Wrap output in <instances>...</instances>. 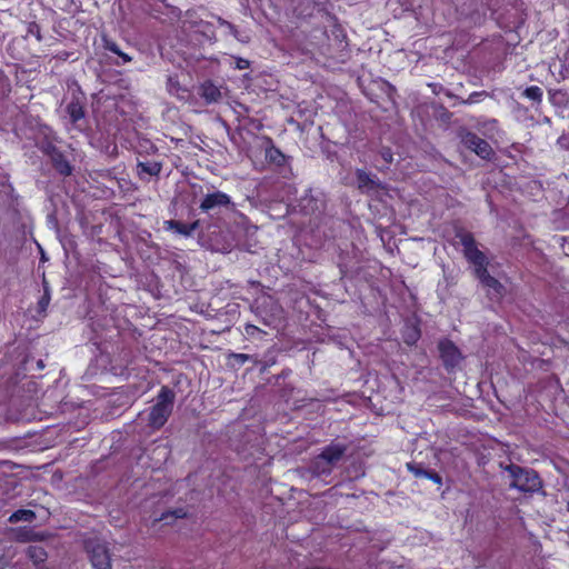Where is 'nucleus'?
Here are the masks:
<instances>
[{
  "mask_svg": "<svg viewBox=\"0 0 569 569\" xmlns=\"http://www.w3.org/2000/svg\"><path fill=\"white\" fill-rule=\"evenodd\" d=\"M36 533L32 532V531H23L19 535L18 539L20 541H30V540H33L36 538Z\"/></svg>",
  "mask_w": 569,
  "mask_h": 569,
  "instance_id": "393cba45",
  "label": "nucleus"
},
{
  "mask_svg": "<svg viewBox=\"0 0 569 569\" xmlns=\"http://www.w3.org/2000/svg\"><path fill=\"white\" fill-rule=\"evenodd\" d=\"M39 569H44V568H39Z\"/></svg>",
  "mask_w": 569,
  "mask_h": 569,
  "instance_id": "f704fd0d",
  "label": "nucleus"
},
{
  "mask_svg": "<svg viewBox=\"0 0 569 569\" xmlns=\"http://www.w3.org/2000/svg\"><path fill=\"white\" fill-rule=\"evenodd\" d=\"M231 202L230 197L221 191L207 194L200 203L202 211H209L217 207H226Z\"/></svg>",
  "mask_w": 569,
  "mask_h": 569,
  "instance_id": "9b49d317",
  "label": "nucleus"
},
{
  "mask_svg": "<svg viewBox=\"0 0 569 569\" xmlns=\"http://www.w3.org/2000/svg\"><path fill=\"white\" fill-rule=\"evenodd\" d=\"M27 553H28L29 558L34 562V565H41L47 559V552L40 546L28 547Z\"/></svg>",
  "mask_w": 569,
  "mask_h": 569,
  "instance_id": "2eb2a0df",
  "label": "nucleus"
},
{
  "mask_svg": "<svg viewBox=\"0 0 569 569\" xmlns=\"http://www.w3.org/2000/svg\"><path fill=\"white\" fill-rule=\"evenodd\" d=\"M460 240L465 257L473 264L475 274L480 272V270L487 269L488 260L485 253L477 248L473 237L470 233H465L461 236Z\"/></svg>",
  "mask_w": 569,
  "mask_h": 569,
  "instance_id": "20e7f679",
  "label": "nucleus"
},
{
  "mask_svg": "<svg viewBox=\"0 0 569 569\" xmlns=\"http://www.w3.org/2000/svg\"><path fill=\"white\" fill-rule=\"evenodd\" d=\"M174 398L176 395L170 388H161L149 413L148 421L152 428L159 429L167 422L173 409Z\"/></svg>",
  "mask_w": 569,
  "mask_h": 569,
  "instance_id": "f03ea898",
  "label": "nucleus"
},
{
  "mask_svg": "<svg viewBox=\"0 0 569 569\" xmlns=\"http://www.w3.org/2000/svg\"><path fill=\"white\" fill-rule=\"evenodd\" d=\"M161 171V166L158 162H139L138 172L139 174L147 173L149 176H157Z\"/></svg>",
  "mask_w": 569,
  "mask_h": 569,
  "instance_id": "dca6fc26",
  "label": "nucleus"
},
{
  "mask_svg": "<svg viewBox=\"0 0 569 569\" xmlns=\"http://www.w3.org/2000/svg\"><path fill=\"white\" fill-rule=\"evenodd\" d=\"M348 450L345 443H331L325 447L312 461L309 471L313 477L329 476L333 468L342 460Z\"/></svg>",
  "mask_w": 569,
  "mask_h": 569,
  "instance_id": "f257e3e1",
  "label": "nucleus"
},
{
  "mask_svg": "<svg viewBox=\"0 0 569 569\" xmlns=\"http://www.w3.org/2000/svg\"><path fill=\"white\" fill-rule=\"evenodd\" d=\"M266 159L269 162L274 163L277 166H281L284 162V156L282 154V152L279 149L273 148V147L267 149Z\"/></svg>",
  "mask_w": 569,
  "mask_h": 569,
  "instance_id": "aec40b11",
  "label": "nucleus"
},
{
  "mask_svg": "<svg viewBox=\"0 0 569 569\" xmlns=\"http://www.w3.org/2000/svg\"><path fill=\"white\" fill-rule=\"evenodd\" d=\"M43 286H44V292L38 303L40 311H46V309L48 308V306L50 303V299H51L50 298V289H49L47 281L43 282Z\"/></svg>",
  "mask_w": 569,
  "mask_h": 569,
  "instance_id": "5701e85b",
  "label": "nucleus"
},
{
  "mask_svg": "<svg viewBox=\"0 0 569 569\" xmlns=\"http://www.w3.org/2000/svg\"><path fill=\"white\" fill-rule=\"evenodd\" d=\"M510 478L509 486L522 492H536L541 488V480L533 470L522 468L517 465L505 467Z\"/></svg>",
  "mask_w": 569,
  "mask_h": 569,
  "instance_id": "7ed1b4c3",
  "label": "nucleus"
},
{
  "mask_svg": "<svg viewBox=\"0 0 569 569\" xmlns=\"http://www.w3.org/2000/svg\"><path fill=\"white\" fill-rule=\"evenodd\" d=\"M60 171L62 173L70 174L71 173V168L69 167V164H64V167H62Z\"/></svg>",
  "mask_w": 569,
  "mask_h": 569,
  "instance_id": "72a5a7b5",
  "label": "nucleus"
},
{
  "mask_svg": "<svg viewBox=\"0 0 569 569\" xmlns=\"http://www.w3.org/2000/svg\"><path fill=\"white\" fill-rule=\"evenodd\" d=\"M218 23L221 26V27H224L227 28L228 32L230 34H232L237 40H239L240 42H243V43H247L249 42V37L248 36H243L241 34L237 28L230 23L229 21L222 19V18H219L218 19Z\"/></svg>",
  "mask_w": 569,
  "mask_h": 569,
  "instance_id": "a211bd4d",
  "label": "nucleus"
},
{
  "mask_svg": "<svg viewBox=\"0 0 569 569\" xmlns=\"http://www.w3.org/2000/svg\"><path fill=\"white\" fill-rule=\"evenodd\" d=\"M325 207V200L320 193L313 194L311 191L300 200V208L306 214L320 212Z\"/></svg>",
  "mask_w": 569,
  "mask_h": 569,
  "instance_id": "9d476101",
  "label": "nucleus"
},
{
  "mask_svg": "<svg viewBox=\"0 0 569 569\" xmlns=\"http://www.w3.org/2000/svg\"><path fill=\"white\" fill-rule=\"evenodd\" d=\"M426 478H428V479H430V480H432L433 482L439 483V485H440V483H441V481H442L441 477H440L438 473L432 472V471H428V475H427V477H426Z\"/></svg>",
  "mask_w": 569,
  "mask_h": 569,
  "instance_id": "cd10ccee",
  "label": "nucleus"
},
{
  "mask_svg": "<svg viewBox=\"0 0 569 569\" xmlns=\"http://www.w3.org/2000/svg\"><path fill=\"white\" fill-rule=\"evenodd\" d=\"M86 550L94 569H111V556L104 542L88 540Z\"/></svg>",
  "mask_w": 569,
  "mask_h": 569,
  "instance_id": "39448f33",
  "label": "nucleus"
},
{
  "mask_svg": "<svg viewBox=\"0 0 569 569\" xmlns=\"http://www.w3.org/2000/svg\"><path fill=\"white\" fill-rule=\"evenodd\" d=\"M34 517H36V515L33 511L20 509L10 516L9 521L12 523L18 522V521H32L34 519Z\"/></svg>",
  "mask_w": 569,
  "mask_h": 569,
  "instance_id": "6ab92c4d",
  "label": "nucleus"
},
{
  "mask_svg": "<svg viewBox=\"0 0 569 569\" xmlns=\"http://www.w3.org/2000/svg\"><path fill=\"white\" fill-rule=\"evenodd\" d=\"M254 331H260L259 328H257L256 326L253 325H247L246 326V332L248 335H252Z\"/></svg>",
  "mask_w": 569,
  "mask_h": 569,
  "instance_id": "7c9ffc66",
  "label": "nucleus"
},
{
  "mask_svg": "<svg viewBox=\"0 0 569 569\" xmlns=\"http://www.w3.org/2000/svg\"><path fill=\"white\" fill-rule=\"evenodd\" d=\"M249 67V61L242 58H239L237 61V68L238 69H246Z\"/></svg>",
  "mask_w": 569,
  "mask_h": 569,
  "instance_id": "c756f323",
  "label": "nucleus"
},
{
  "mask_svg": "<svg viewBox=\"0 0 569 569\" xmlns=\"http://www.w3.org/2000/svg\"><path fill=\"white\" fill-rule=\"evenodd\" d=\"M67 112L72 122H77L84 117L83 106L78 100H73L67 106Z\"/></svg>",
  "mask_w": 569,
  "mask_h": 569,
  "instance_id": "4468645a",
  "label": "nucleus"
},
{
  "mask_svg": "<svg viewBox=\"0 0 569 569\" xmlns=\"http://www.w3.org/2000/svg\"><path fill=\"white\" fill-rule=\"evenodd\" d=\"M523 96L532 101L541 102L542 90L537 86H532L523 91Z\"/></svg>",
  "mask_w": 569,
  "mask_h": 569,
  "instance_id": "412c9836",
  "label": "nucleus"
},
{
  "mask_svg": "<svg viewBox=\"0 0 569 569\" xmlns=\"http://www.w3.org/2000/svg\"><path fill=\"white\" fill-rule=\"evenodd\" d=\"M357 188L362 193L376 192L379 189L385 190V184L376 177L362 169L356 170Z\"/></svg>",
  "mask_w": 569,
  "mask_h": 569,
  "instance_id": "1a4fd4ad",
  "label": "nucleus"
},
{
  "mask_svg": "<svg viewBox=\"0 0 569 569\" xmlns=\"http://www.w3.org/2000/svg\"><path fill=\"white\" fill-rule=\"evenodd\" d=\"M482 94H486V93L485 92H473L469 96V98L465 101V103H475L478 101L477 98Z\"/></svg>",
  "mask_w": 569,
  "mask_h": 569,
  "instance_id": "c85d7f7f",
  "label": "nucleus"
},
{
  "mask_svg": "<svg viewBox=\"0 0 569 569\" xmlns=\"http://www.w3.org/2000/svg\"><path fill=\"white\" fill-rule=\"evenodd\" d=\"M418 339V332L413 331L411 336H409V339H407L408 343L415 342Z\"/></svg>",
  "mask_w": 569,
  "mask_h": 569,
  "instance_id": "473e14b6",
  "label": "nucleus"
},
{
  "mask_svg": "<svg viewBox=\"0 0 569 569\" xmlns=\"http://www.w3.org/2000/svg\"><path fill=\"white\" fill-rule=\"evenodd\" d=\"M476 278L481 282L483 288L487 289V296L491 300H499L502 298L505 288L503 286L492 276L489 274L488 270H480L477 274H475Z\"/></svg>",
  "mask_w": 569,
  "mask_h": 569,
  "instance_id": "6e6552de",
  "label": "nucleus"
},
{
  "mask_svg": "<svg viewBox=\"0 0 569 569\" xmlns=\"http://www.w3.org/2000/svg\"><path fill=\"white\" fill-rule=\"evenodd\" d=\"M104 48H106L107 50H109V51H111V52L116 53L117 56L121 54V52H122V51L120 50L119 46H118L116 42L111 41V40H107V39H104Z\"/></svg>",
  "mask_w": 569,
  "mask_h": 569,
  "instance_id": "b1692460",
  "label": "nucleus"
},
{
  "mask_svg": "<svg viewBox=\"0 0 569 569\" xmlns=\"http://www.w3.org/2000/svg\"><path fill=\"white\" fill-rule=\"evenodd\" d=\"M231 357L239 363L243 365L249 360L250 356L246 353H232Z\"/></svg>",
  "mask_w": 569,
  "mask_h": 569,
  "instance_id": "a878e982",
  "label": "nucleus"
},
{
  "mask_svg": "<svg viewBox=\"0 0 569 569\" xmlns=\"http://www.w3.org/2000/svg\"><path fill=\"white\" fill-rule=\"evenodd\" d=\"M381 158L386 161V163H390L392 161V152L388 148H383L380 152Z\"/></svg>",
  "mask_w": 569,
  "mask_h": 569,
  "instance_id": "bb28decb",
  "label": "nucleus"
},
{
  "mask_svg": "<svg viewBox=\"0 0 569 569\" xmlns=\"http://www.w3.org/2000/svg\"><path fill=\"white\" fill-rule=\"evenodd\" d=\"M438 350L442 363L447 370L455 369L463 359L459 348L449 339L440 340L438 343Z\"/></svg>",
  "mask_w": 569,
  "mask_h": 569,
  "instance_id": "423d86ee",
  "label": "nucleus"
},
{
  "mask_svg": "<svg viewBox=\"0 0 569 569\" xmlns=\"http://www.w3.org/2000/svg\"><path fill=\"white\" fill-rule=\"evenodd\" d=\"M167 228L176 231L179 234L190 236L197 228L199 222L194 221L191 224H184L176 220L166 221Z\"/></svg>",
  "mask_w": 569,
  "mask_h": 569,
  "instance_id": "ddd939ff",
  "label": "nucleus"
},
{
  "mask_svg": "<svg viewBox=\"0 0 569 569\" xmlns=\"http://www.w3.org/2000/svg\"><path fill=\"white\" fill-rule=\"evenodd\" d=\"M200 96L207 103L218 102L222 98L220 88L210 81L204 82L200 88Z\"/></svg>",
  "mask_w": 569,
  "mask_h": 569,
  "instance_id": "f8f14e48",
  "label": "nucleus"
},
{
  "mask_svg": "<svg viewBox=\"0 0 569 569\" xmlns=\"http://www.w3.org/2000/svg\"><path fill=\"white\" fill-rule=\"evenodd\" d=\"M186 516L187 512L180 508L164 512L160 518L154 519V522L164 521L167 525H171L176 519L184 518Z\"/></svg>",
  "mask_w": 569,
  "mask_h": 569,
  "instance_id": "f3484780",
  "label": "nucleus"
},
{
  "mask_svg": "<svg viewBox=\"0 0 569 569\" xmlns=\"http://www.w3.org/2000/svg\"><path fill=\"white\" fill-rule=\"evenodd\" d=\"M463 146L482 159H488L492 153L490 144L472 132H466L461 136Z\"/></svg>",
  "mask_w": 569,
  "mask_h": 569,
  "instance_id": "0eeeda50",
  "label": "nucleus"
},
{
  "mask_svg": "<svg viewBox=\"0 0 569 569\" xmlns=\"http://www.w3.org/2000/svg\"><path fill=\"white\" fill-rule=\"evenodd\" d=\"M119 57L122 59L123 63L130 62L132 60V58L124 52H121V54H119Z\"/></svg>",
  "mask_w": 569,
  "mask_h": 569,
  "instance_id": "2f4dec72",
  "label": "nucleus"
},
{
  "mask_svg": "<svg viewBox=\"0 0 569 569\" xmlns=\"http://www.w3.org/2000/svg\"><path fill=\"white\" fill-rule=\"evenodd\" d=\"M407 469L415 476V477H418V478H426L427 475H428V470L423 469L420 465L418 463H415V462H408L407 463Z\"/></svg>",
  "mask_w": 569,
  "mask_h": 569,
  "instance_id": "4be33fe9",
  "label": "nucleus"
}]
</instances>
